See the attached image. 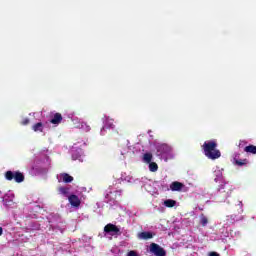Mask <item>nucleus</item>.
<instances>
[{"instance_id": "1", "label": "nucleus", "mask_w": 256, "mask_h": 256, "mask_svg": "<svg viewBox=\"0 0 256 256\" xmlns=\"http://www.w3.org/2000/svg\"><path fill=\"white\" fill-rule=\"evenodd\" d=\"M205 157L215 161L221 157V151L217 149V142L215 140L204 142L202 145Z\"/></svg>"}, {"instance_id": "2", "label": "nucleus", "mask_w": 256, "mask_h": 256, "mask_svg": "<svg viewBox=\"0 0 256 256\" xmlns=\"http://www.w3.org/2000/svg\"><path fill=\"white\" fill-rule=\"evenodd\" d=\"M5 179H7V181H14L16 183H23L25 181V175H23V173H21L20 171H7L5 173Z\"/></svg>"}, {"instance_id": "3", "label": "nucleus", "mask_w": 256, "mask_h": 256, "mask_svg": "<svg viewBox=\"0 0 256 256\" xmlns=\"http://www.w3.org/2000/svg\"><path fill=\"white\" fill-rule=\"evenodd\" d=\"M150 253L155 256H167V251L163 249L159 244L157 243H151L149 247Z\"/></svg>"}, {"instance_id": "4", "label": "nucleus", "mask_w": 256, "mask_h": 256, "mask_svg": "<svg viewBox=\"0 0 256 256\" xmlns=\"http://www.w3.org/2000/svg\"><path fill=\"white\" fill-rule=\"evenodd\" d=\"M171 146L167 144H160L156 147V155L158 157H167L171 153Z\"/></svg>"}, {"instance_id": "5", "label": "nucleus", "mask_w": 256, "mask_h": 256, "mask_svg": "<svg viewBox=\"0 0 256 256\" xmlns=\"http://www.w3.org/2000/svg\"><path fill=\"white\" fill-rule=\"evenodd\" d=\"M104 233H107L108 235H121V229H119L117 227V225L115 224H107L105 227H104Z\"/></svg>"}, {"instance_id": "6", "label": "nucleus", "mask_w": 256, "mask_h": 256, "mask_svg": "<svg viewBox=\"0 0 256 256\" xmlns=\"http://www.w3.org/2000/svg\"><path fill=\"white\" fill-rule=\"evenodd\" d=\"M68 201L72 207H79L81 205V200L79 196L72 194L68 197Z\"/></svg>"}, {"instance_id": "7", "label": "nucleus", "mask_w": 256, "mask_h": 256, "mask_svg": "<svg viewBox=\"0 0 256 256\" xmlns=\"http://www.w3.org/2000/svg\"><path fill=\"white\" fill-rule=\"evenodd\" d=\"M185 187V184L174 181L170 184V189L171 191H181Z\"/></svg>"}, {"instance_id": "8", "label": "nucleus", "mask_w": 256, "mask_h": 256, "mask_svg": "<svg viewBox=\"0 0 256 256\" xmlns=\"http://www.w3.org/2000/svg\"><path fill=\"white\" fill-rule=\"evenodd\" d=\"M63 121V116L61 115V113H55L53 118L50 120V123H52V125H59V123H61Z\"/></svg>"}, {"instance_id": "9", "label": "nucleus", "mask_w": 256, "mask_h": 256, "mask_svg": "<svg viewBox=\"0 0 256 256\" xmlns=\"http://www.w3.org/2000/svg\"><path fill=\"white\" fill-rule=\"evenodd\" d=\"M138 238L148 241V239H153V233L151 232H140Z\"/></svg>"}, {"instance_id": "10", "label": "nucleus", "mask_w": 256, "mask_h": 256, "mask_svg": "<svg viewBox=\"0 0 256 256\" xmlns=\"http://www.w3.org/2000/svg\"><path fill=\"white\" fill-rule=\"evenodd\" d=\"M60 178L62 179L63 183H73V176L67 173H61Z\"/></svg>"}, {"instance_id": "11", "label": "nucleus", "mask_w": 256, "mask_h": 256, "mask_svg": "<svg viewBox=\"0 0 256 256\" xmlns=\"http://www.w3.org/2000/svg\"><path fill=\"white\" fill-rule=\"evenodd\" d=\"M234 163L235 165H237L238 167H243L245 165H247V163H249V160L247 159H234Z\"/></svg>"}, {"instance_id": "12", "label": "nucleus", "mask_w": 256, "mask_h": 256, "mask_svg": "<svg viewBox=\"0 0 256 256\" xmlns=\"http://www.w3.org/2000/svg\"><path fill=\"white\" fill-rule=\"evenodd\" d=\"M245 153H251L252 155H256V146L248 145L244 148Z\"/></svg>"}, {"instance_id": "13", "label": "nucleus", "mask_w": 256, "mask_h": 256, "mask_svg": "<svg viewBox=\"0 0 256 256\" xmlns=\"http://www.w3.org/2000/svg\"><path fill=\"white\" fill-rule=\"evenodd\" d=\"M58 193L59 195H63L64 197H67V195H69V188L60 186L58 187Z\"/></svg>"}, {"instance_id": "14", "label": "nucleus", "mask_w": 256, "mask_h": 256, "mask_svg": "<svg viewBox=\"0 0 256 256\" xmlns=\"http://www.w3.org/2000/svg\"><path fill=\"white\" fill-rule=\"evenodd\" d=\"M32 129L37 133L38 131L40 133H43V124L41 122H38L32 126Z\"/></svg>"}, {"instance_id": "15", "label": "nucleus", "mask_w": 256, "mask_h": 256, "mask_svg": "<svg viewBox=\"0 0 256 256\" xmlns=\"http://www.w3.org/2000/svg\"><path fill=\"white\" fill-rule=\"evenodd\" d=\"M164 205H165V207L173 208V207H175V205H177V201H175L173 199H168V200L164 201Z\"/></svg>"}, {"instance_id": "16", "label": "nucleus", "mask_w": 256, "mask_h": 256, "mask_svg": "<svg viewBox=\"0 0 256 256\" xmlns=\"http://www.w3.org/2000/svg\"><path fill=\"white\" fill-rule=\"evenodd\" d=\"M151 161H153V154L151 153H145L143 155V162L144 163H151Z\"/></svg>"}, {"instance_id": "17", "label": "nucleus", "mask_w": 256, "mask_h": 256, "mask_svg": "<svg viewBox=\"0 0 256 256\" xmlns=\"http://www.w3.org/2000/svg\"><path fill=\"white\" fill-rule=\"evenodd\" d=\"M148 164H149V171H151V173H156V171L159 170V166L157 165V163L150 162Z\"/></svg>"}, {"instance_id": "18", "label": "nucleus", "mask_w": 256, "mask_h": 256, "mask_svg": "<svg viewBox=\"0 0 256 256\" xmlns=\"http://www.w3.org/2000/svg\"><path fill=\"white\" fill-rule=\"evenodd\" d=\"M80 129H83L85 131V133H89V131H91V126H89V124H87V122H82L80 124Z\"/></svg>"}, {"instance_id": "19", "label": "nucleus", "mask_w": 256, "mask_h": 256, "mask_svg": "<svg viewBox=\"0 0 256 256\" xmlns=\"http://www.w3.org/2000/svg\"><path fill=\"white\" fill-rule=\"evenodd\" d=\"M200 223H201L202 227L207 226V223H209V220L207 219V217L204 214H201V216H200Z\"/></svg>"}, {"instance_id": "20", "label": "nucleus", "mask_w": 256, "mask_h": 256, "mask_svg": "<svg viewBox=\"0 0 256 256\" xmlns=\"http://www.w3.org/2000/svg\"><path fill=\"white\" fill-rule=\"evenodd\" d=\"M106 129H115V125L113 124V120L106 121Z\"/></svg>"}, {"instance_id": "21", "label": "nucleus", "mask_w": 256, "mask_h": 256, "mask_svg": "<svg viewBox=\"0 0 256 256\" xmlns=\"http://www.w3.org/2000/svg\"><path fill=\"white\" fill-rule=\"evenodd\" d=\"M29 123H30L29 118H24V119L22 120V122H21V125H29Z\"/></svg>"}, {"instance_id": "22", "label": "nucleus", "mask_w": 256, "mask_h": 256, "mask_svg": "<svg viewBox=\"0 0 256 256\" xmlns=\"http://www.w3.org/2000/svg\"><path fill=\"white\" fill-rule=\"evenodd\" d=\"M127 256H139V254H137L135 250H131L130 252H128Z\"/></svg>"}, {"instance_id": "23", "label": "nucleus", "mask_w": 256, "mask_h": 256, "mask_svg": "<svg viewBox=\"0 0 256 256\" xmlns=\"http://www.w3.org/2000/svg\"><path fill=\"white\" fill-rule=\"evenodd\" d=\"M209 256H219V253H217V252H211Z\"/></svg>"}, {"instance_id": "24", "label": "nucleus", "mask_w": 256, "mask_h": 256, "mask_svg": "<svg viewBox=\"0 0 256 256\" xmlns=\"http://www.w3.org/2000/svg\"><path fill=\"white\" fill-rule=\"evenodd\" d=\"M1 235H3V228L2 227H0V237H1Z\"/></svg>"}, {"instance_id": "25", "label": "nucleus", "mask_w": 256, "mask_h": 256, "mask_svg": "<svg viewBox=\"0 0 256 256\" xmlns=\"http://www.w3.org/2000/svg\"><path fill=\"white\" fill-rule=\"evenodd\" d=\"M240 207H243V202H239Z\"/></svg>"}, {"instance_id": "26", "label": "nucleus", "mask_w": 256, "mask_h": 256, "mask_svg": "<svg viewBox=\"0 0 256 256\" xmlns=\"http://www.w3.org/2000/svg\"><path fill=\"white\" fill-rule=\"evenodd\" d=\"M105 131V127L102 128L101 132Z\"/></svg>"}]
</instances>
